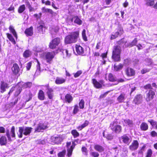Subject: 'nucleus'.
<instances>
[{"label": "nucleus", "mask_w": 157, "mask_h": 157, "mask_svg": "<svg viewBox=\"0 0 157 157\" xmlns=\"http://www.w3.org/2000/svg\"><path fill=\"white\" fill-rule=\"evenodd\" d=\"M155 93L154 91L150 90L147 94L146 100L147 101H149L152 100L154 98Z\"/></svg>", "instance_id": "nucleus-11"}, {"label": "nucleus", "mask_w": 157, "mask_h": 157, "mask_svg": "<svg viewBox=\"0 0 157 157\" xmlns=\"http://www.w3.org/2000/svg\"><path fill=\"white\" fill-rule=\"evenodd\" d=\"M89 124V122L87 121H85L84 123L80 126L78 127V128L80 130H81L83 128L87 126Z\"/></svg>", "instance_id": "nucleus-32"}, {"label": "nucleus", "mask_w": 157, "mask_h": 157, "mask_svg": "<svg viewBox=\"0 0 157 157\" xmlns=\"http://www.w3.org/2000/svg\"><path fill=\"white\" fill-rule=\"evenodd\" d=\"M48 128L47 125L46 123H40L35 129L34 132H42L43 131Z\"/></svg>", "instance_id": "nucleus-3"}, {"label": "nucleus", "mask_w": 157, "mask_h": 157, "mask_svg": "<svg viewBox=\"0 0 157 157\" xmlns=\"http://www.w3.org/2000/svg\"><path fill=\"white\" fill-rule=\"evenodd\" d=\"M44 28V26L43 25H40L37 27V29L39 31V32L40 33H43V28Z\"/></svg>", "instance_id": "nucleus-50"}, {"label": "nucleus", "mask_w": 157, "mask_h": 157, "mask_svg": "<svg viewBox=\"0 0 157 157\" xmlns=\"http://www.w3.org/2000/svg\"><path fill=\"white\" fill-rule=\"evenodd\" d=\"M144 88L145 89H151V85L150 84H148L144 86Z\"/></svg>", "instance_id": "nucleus-64"}, {"label": "nucleus", "mask_w": 157, "mask_h": 157, "mask_svg": "<svg viewBox=\"0 0 157 157\" xmlns=\"http://www.w3.org/2000/svg\"><path fill=\"white\" fill-rule=\"evenodd\" d=\"M126 72L127 75L129 76H133L135 74L134 69H126Z\"/></svg>", "instance_id": "nucleus-28"}, {"label": "nucleus", "mask_w": 157, "mask_h": 157, "mask_svg": "<svg viewBox=\"0 0 157 157\" xmlns=\"http://www.w3.org/2000/svg\"><path fill=\"white\" fill-rule=\"evenodd\" d=\"M33 50L35 52H41V49L38 47H37L36 46L34 47L33 48Z\"/></svg>", "instance_id": "nucleus-55"}, {"label": "nucleus", "mask_w": 157, "mask_h": 157, "mask_svg": "<svg viewBox=\"0 0 157 157\" xmlns=\"http://www.w3.org/2000/svg\"><path fill=\"white\" fill-rule=\"evenodd\" d=\"M5 130L4 128L3 127H0V133H5Z\"/></svg>", "instance_id": "nucleus-58"}, {"label": "nucleus", "mask_w": 157, "mask_h": 157, "mask_svg": "<svg viewBox=\"0 0 157 157\" xmlns=\"http://www.w3.org/2000/svg\"><path fill=\"white\" fill-rule=\"evenodd\" d=\"M112 57L115 61H118V46L117 45L114 47Z\"/></svg>", "instance_id": "nucleus-10"}, {"label": "nucleus", "mask_w": 157, "mask_h": 157, "mask_svg": "<svg viewBox=\"0 0 157 157\" xmlns=\"http://www.w3.org/2000/svg\"><path fill=\"white\" fill-rule=\"evenodd\" d=\"M76 50L77 54L79 55H82L84 53V49L79 45H76Z\"/></svg>", "instance_id": "nucleus-15"}, {"label": "nucleus", "mask_w": 157, "mask_h": 157, "mask_svg": "<svg viewBox=\"0 0 157 157\" xmlns=\"http://www.w3.org/2000/svg\"><path fill=\"white\" fill-rule=\"evenodd\" d=\"M79 107L81 109H83L84 107V102L83 100L82 99L79 103Z\"/></svg>", "instance_id": "nucleus-48"}, {"label": "nucleus", "mask_w": 157, "mask_h": 157, "mask_svg": "<svg viewBox=\"0 0 157 157\" xmlns=\"http://www.w3.org/2000/svg\"><path fill=\"white\" fill-rule=\"evenodd\" d=\"M42 12L43 13H49L51 14H52L53 12L52 10L46 8L45 7H44L42 8Z\"/></svg>", "instance_id": "nucleus-30"}, {"label": "nucleus", "mask_w": 157, "mask_h": 157, "mask_svg": "<svg viewBox=\"0 0 157 157\" xmlns=\"http://www.w3.org/2000/svg\"><path fill=\"white\" fill-rule=\"evenodd\" d=\"M139 145V144L137 140H134L129 146V148L132 151L136 150L138 148Z\"/></svg>", "instance_id": "nucleus-12"}, {"label": "nucleus", "mask_w": 157, "mask_h": 157, "mask_svg": "<svg viewBox=\"0 0 157 157\" xmlns=\"http://www.w3.org/2000/svg\"><path fill=\"white\" fill-rule=\"evenodd\" d=\"M73 100L71 96L69 94H67L65 96V101L68 103H70Z\"/></svg>", "instance_id": "nucleus-33"}, {"label": "nucleus", "mask_w": 157, "mask_h": 157, "mask_svg": "<svg viewBox=\"0 0 157 157\" xmlns=\"http://www.w3.org/2000/svg\"><path fill=\"white\" fill-rule=\"evenodd\" d=\"M9 84L6 82L3 81L1 82L0 85V92L3 93L6 90V89L9 88Z\"/></svg>", "instance_id": "nucleus-7"}, {"label": "nucleus", "mask_w": 157, "mask_h": 157, "mask_svg": "<svg viewBox=\"0 0 157 157\" xmlns=\"http://www.w3.org/2000/svg\"><path fill=\"white\" fill-rule=\"evenodd\" d=\"M73 21H74L75 23L78 25H81L82 23V21L77 16L74 17L71 19V22H72Z\"/></svg>", "instance_id": "nucleus-19"}, {"label": "nucleus", "mask_w": 157, "mask_h": 157, "mask_svg": "<svg viewBox=\"0 0 157 157\" xmlns=\"http://www.w3.org/2000/svg\"><path fill=\"white\" fill-rule=\"evenodd\" d=\"M148 121L151 124L153 127L156 126L157 125V122L153 120L150 119L148 120Z\"/></svg>", "instance_id": "nucleus-42"}, {"label": "nucleus", "mask_w": 157, "mask_h": 157, "mask_svg": "<svg viewBox=\"0 0 157 157\" xmlns=\"http://www.w3.org/2000/svg\"><path fill=\"white\" fill-rule=\"evenodd\" d=\"M46 90V94L50 99H52L54 96V91L53 90L50 88L48 85H47L44 86Z\"/></svg>", "instance_id": "nucleus-5"}, {"label": "nucleus", "mask_w": 157, "mask_h": 157, "mask_svg": "<svg viewBox=\"0 0 157 157\" xmlns=\"http://www.w3.org/2000/svg\"><path fill=\"white\" fill-rule=\"evenodd\" d=\"M25 33L27 36H31L33 34V28L31 26L26 29L25 31Z\"/></svg>", "instance_id": "nucleus-16"}, {"label": "nucleus", "mask_w": 157, "mask_h": 157, "mask_svg": "<svg viewBox=\"0 0 157 157\" xmlns=\"http://www.w3.org/2000/svg\"><path fill=\"white\" fill-rule=\"evenodd\" d=\"M124 96V94H122L118 97V102H122L124 101L125 99Z\"/></svg>", "instance_id": "nucleus-36"}, {"label": "nucleus", "mask_w": 157, "mask_h": 157, "mask_svg": "<svg viewBox=\"0 0 157 157\" xmlns=\"http://www.w3.org/2000/svg\"><path fill=\"white\" fill-rule=\"evenodd\" d=\"M38 98L41 100H44L45 98L44 94L42 90H40L38 93Z\"/></svg>", "instance_id": "nucleus-26"}, {"label": "nucleus", "mask_w": 157, "mask_h": 157, "mask_svg": "<svg viewBox=\"0 0 157 157\" xmlns=\"http://www.w3.org/2000/svg\"><path fill=\"white\" fill-rule=\"evenodd\" d=\"M28 96L29 97V98H28V100H27V101H28L29 100L31 99L32 97V94L30 93L29 92L28 94ZM27 100L28 99V98H26Z\"/></svg>", "instance_id": "nucleus-56"}, {"label": "nucleus", "mask_w": 157, "mask_h": 157, "mask_svg": "<svg viewBox=\"0 0 157 157\" xmlns=\"http://www.w3.org/2000/svg\"><path fill=\"white\" fill-rule=\"evenodd\" d=\"M78 107L77 105H75V106L74 108L73 111V114H76L79 111Z\"/></svg>", "instance_id": "nucleus-46"}, {"label": "nucleus", "mask_w": 157, "mask_h": 157, "mask_svg": "<svg viewBox=\"0 0 157 157\" xmlns=\"http://www.w3.org/2000/svg\"><path fill=\"white\" fill-rule=\"evenodd\" d=\"M110 127L113 131L117 132L118 127V122L117 120L110 124Z\"/></svg>", "instance_id": "nucleus-14"}, {"label": "nucleus", "mask_w": 157, "mask_h": 157, "mask_svg": "<svg viewBox=\"0 0 157 157\" xmlns=\"http://www.w3.org/2000/svg\"><path fill=\"white\" fill-rule=\"evenodd\" d=\"M25 10V6L24 5H22L20 6L18 10V12L19 13H21Z\"/></svg>", "instance_id": "nucleus-34"}, {"label": "nucleus", "mask_w": 157, "mask_h": 157, "mask_svg": "<svg viewBox=\"0 0 157 157\" xmlns=\"http://www.w3.org/2000/svg\"><path fill=\"white\" fill-rule=\"evenodd\" d=\"M140 128L142 130L146 131L148 128V125L145 122L142 123L140 125Z\"/></svg>", "instance_id": "nucleus-31"}, {"label": "nucleus", "mask_w": 157, "mask_h": 157, "mask_svg": "<svg viewBox=\"0 0 157 157\" xmlns=\"http://www.w3.org/2000/svg\"><path fill=\"white\" fill-rule=\"evenodd\" d=\"M75 143L74 142H73L72 144L70 147L67 148V155L68 156L70 157L71 155L73 150L75 148Z\"/></svg>", "instance_id": "nucleus-17"}, {"label": "nucleus", "mask_w": 157, "mask_h": 157, "mask_svg": "<svg viewBox=\"0 0 157 157\" xmlns=\"http://www.w3.org/2000/svg\"><path fill=\"white\" fill-rule=\"evenodd\" d=\"M120 140L122 141L124 143L128 145L131 141L132 140L130 136L125 135L121 137Z\"/></svg>", "instance_id": "nucleus-8"}, {"label": "nucleus", "mask_w": 157, "mask_h": 157, "mask_svg": "<svg viewBox=\"0 0 157 157\" xmlns=\"http://www.w3.org/2000/svg\"><path fill=\"white\" fill-rule=\"evenodd\" d=\"M142 96L140 94L137 95L135 97L133 101L136 104H139L142 102Z\"/></svg>", "instance_id": "nucleus-13"}, {"label": "nucleus", "mask_w": 157, "mask_h": 157, "mask_svg": "<svg viewBox=\"0 0 157 157\" xmlns=\"http://www.w3.org/2000/svg\"><path fill=\"white\" fill-rule=\"evenodd\" d=\"M152 154V151L151 149L147 150L146 157H151Z\"/></svg>", "instance_id": "nucleus-45"}, {"label": "nucleus", "mask_w": 157, "mask_h": 157, "mask_svg": "<svg viewBox=\"0 0 157 157\" xmlns=\"http://www.w3.org/2000/svg\"><path fill=\"white\" fill-rule=\"evenodd\" d=\"M33 128L30 127H19V133H17L18 136L21 138L22 137L23 134L25 136L29 135Z\"/></svg>", "instance_id": "nucleus-2"}, {"label": "nucleus", "mask_w": 157, "mask_h": 157, "mask_svg": "<svg viewBox=\"0 0 157 157\" xmlns=\"http://www.w3.org/2000/svg\"><path fill=\"white\" fill-rule=\"evenodd\" d=\"M22 70H20V69H13L12 70L13 73L17 76L20 75V74L22 73Z\"/></svg>", "instance_id": "nucleus-37"}, {"label": "nucleus", "mask_w": 157, "mask_h": 157, "mask_svg": "<svg viewBox=\"0 0 157 157\" xmlns=\"http://www.w3.org/2000/svg\"><path fill=\"white\" fill-rule=\"evenodd\" d=\"M78 35L79 32H76L73 33L71 35L66 36L65 39V43L69 44L76 42L77 40Z\"/></svg>", "instance_id": "nucleus-1"}, {"label": "nucleus", "mask_w": 157, "mask_h": 157, "mask_svg": "<svg viewBox=\"0 0 157 157\" xmlns=\"http://www.w3.org/2000/svg\"><path fill=\"white\" fill-rule=\"evenodd\" d=\"M7 143V139L6 136H2L0 138V144L1 145H5Z\"/></svg>", "instance_id": "nucleus-25"}, {"label": "nucleus", "mask_w": 157, "mask_h": 157, "mask_svg": "<svg viewBox=\"0 0 157 157\" xmlns=\"http://www.w3.org/2000/svg\"><path fill=\"white\" fill-rule=\"evenodd\" d=\"M92 83L94 86L96 88H99L102 87V85L96 79L93 78L92 79Z\"/></svg>", "instance_id": "nucleus-24"}, {"label": "nucleus", "mask_w": 157, "mask_h": 157, "mask_svg": "<svg viewBox=\"0 0 157 157\" xmlns=\"http://www.w3.org/2000/svg\"><path fill=\"white\" fill-rule=\"evenodd\" d=\"M65 81V79L62 78L57 77L56 79L55 82L57 84H60L64 83Z\"/></svg>", "instance_id": "nucleus-22"}, {"label": "nucleus", "mask_w": 157, "mask_h": 157, "mask_svg": "<svg viewBox=\"0 0 157 157\" xmlns=\"http://www.w3.org/2000/svg\"><path fill=\"white\" fill-rule=\"evenodd\" d=\"M82 151L84 153L83 154L86 155H87V151L86 148L85 147H83L82 148Z\"/></svg>", "instance_id": "nucleus-53"}, {"label": "nucleus", "mask_w": 157, "mask_h": 157, "mask_svg": "<svg viewBox=\"0 0 157 157\" xmlns=\"http://www.w3.org/2000/svg\"><path fill=\"white\" fill-rule=\"evenodd\" d=\"M130 63V60L129 59H127L124 60V63L125 65H129Z\"/></svg>", "instance_id": "nucleus-59"}, {"label": "nucleus", "mask_w": 157, "mask_h": 157, "mask_svg": "<svg viewBox=\"0 0 157 157\" xmlns=\"http://www.w3.org/2000/svg\"><path fill=\"white\" fill-rule=\"evenodd\" d=\"M86 30L85 29H83L82 33V36L84 40L86 41L87 40V38L86 36Z\"/></svg>", "instance_id": "nucleus-44"}, {"label": "nucleus", "mask_w": 157, "mask_h": 157, "mask_svg": "<svg viewBox=\"0 0 157 157\" xmlns=\"http://www.w3.org/2000/svg\"><path fill=\"white\" fill-rule=\"evenodd\" d=\"M60 38L56 37L54 38L50 43V48L51 49L56 48V46H58L59 44L60 43Z\"/></svg>", "instance_id": "nucleus-6"}, {"label": "nucleus", "mask_w": 157, "mask_h": 157, "mask_svg": "<svg viewBox=\"0 0 157 157\" xmlns=\"http://www.w3.org/2000/svg\"><path fill=\"white\" fill-rule=\"evenodd\" d=\"M90 154L92 156L94 157H98L99 156V154L97 152H93L91 153Z\"/></svg>", "instance_id": "nucleus-51"}, {"label": "nucleus", "mask_w": 157, "mask_h": 157, "mask_svg": "<svg viewBox=\"0 0 157 157\" xmlns=\"http://www.w3.org/2000/svg\"><path fill=\"white\" fill-rule=\"evenodd\" d=\"M66 151L65 150H63L62 152L58 154V157H64Z\"/></svg>", "instance_id": "nucleus-47"}, {"label": "nucleus", "mask_w": 157, "mask_h": 157, "mask_svg": "<svg viewBox=\"0 0 157 157\" xmlns=\"http://www.w3.org/2000/svg\"><path fill=\"white\" fill-rule=\"evenodd\" d=\"M22 90V89L21 87L18 88L17 90L15 92V95L16 96H17L21 93Z\"/></svg>", "instance_id": "nucleus-54"}, {"label": "nucleus", "mask_w": 157, "mask_h": 157, "mask_svg": "<svg viewBox=\"0 0 157 157\" xmlns=\"http://www.w3.org/2000/svg\"><path fill=\"white\" fill-rule=\"evenodd\" d=\"M63 138L60 136L57 137H52L51 138L52 144H58L63 140Z\"/></svg>", "instance_id": "nucleus-9"}, {"label": "nucleus", "mask_w": 157, "mask_h": 157, "mask_svg": "<svg viewBox=\"0 0 157 157\" xmlns=\"http://www.w3.org/2000/svg\"><path fill=\"white\" fill-rule=\"evenodd\" d=\"M7 37L9 40L14 44L16 43L15 39L13 37L12 35L9 33H7L6 34Z\"/></svg>", "instance_id": "nucleus-23"}, {"label": "nucleus", "mask_w": 157, "mask_h": 157, "mask_svg": "<svg viewBox=\"0 0 157 157\" xmlns=\"http://www.w3.org/2000/svg\"><path fill=\"white\" fill-rule=\"evenodd\" d=\"M136 47H137L138 49V50H141V49H142L144 48L143 47V46L141 44H137L136 45Z\"/></svg>", "instance_id": "nucleus-63"}, {"label": "nucleus", "mask_w": 157, "mask_h": 157, "mask_svg": "<svg viewBox=\"0 0 157 157\" xmlns=\"http://www.w3.org/2000/svg\"><path fill=\"white\" fill-rule=\"evenodd\" d=\"M32 52L29 50H26L23 53V56L25 58H27L31 56Z\"/></svg>", "instance_id": "nucleus-27"}, {"label": "nucleus", "mask_w": 157, "mask_h": 157, "mask_svg": "<svg viewBox=\"0 0 157 157\" xmlns=\"http://www.w3.org/2000/svg\"><path fill=\"white\" fill-rule=\"evenodd\" d=\"M145 146L143 145L138 152V154L140 156H142L143 155V151H144Z\"/></svg>", "instance_id": "nucleus-39"}, {"label": "nucleus", "mask_w": 157, "mask_h": 157, "mask_svg": "<svg viewBox=\"0 0 157 157\" xmlns=\"http://www.w3.org/2000/svg\"><path fill=\"white\" fill-rule=\"evenodd\" d=\"M137 42V39L135 38L131 43H127L126 45L128 47H131L134 46L136 45Z\"/></svg>", "instance_id": "nucleus-29"}, {"label": "nucleus", "mask_w": 157, "mask_h": 157, "mask_svg": "<svg viewBox=\"0 0 157 157\" xmlns=\"http://www.w3.org/2000/svg\"><path fill=\"white\" fill-rule=\"evenodd\" d=\"M125 123L128 124V125L130 127L133 126V123L132 121L130 120L129 119L125 120H124Z\"/></svg>", "instance_id": "nucleus-43"}, {"label": "nucleus", "mask_w": 157, "mask_h": 157, "mask_svg": "<svg viewBox=\"0 0 157 157\" xmlns=\"http://www.w3.org/2000/svg\"><path fill=\"white\" fill-rule=\"evenodd\" d=\"M55 52H47L44 53V57L47 62L50 63L55 55Z\"/></svg>", "instance_id": "nucleus-4"}, {"label": "nucleus", "mask_w": 157, "mask_h": 157, "mask_svg": "<svg viewBox=\"0 0 157 157\" xmlns=\"http://www.w3.org/2000/svg\"><path fill=\"white\" fill-rule=\"evenodd\" d=\"M123 33V30L122 27L118 25V35H121Z\"/></svg>", "instance_id": "nucleus-52"}, {"label": "nucleus", "mask_w": 157, "mask_h": 157, "mask_svg": "<svg viewBox=\"0 0 157 157\" xmlns=\"http://www.w3.org/2000/svg\"><path fill=\"white\" fill-rule=\"evenodd\" d=\"M71 133L74 138L78 137L79 135V133L76 130H72L71 131Z\"/></svg>", "instance_id": "nucleus-41"}, {"label": "nucleus", "mask_w": 157, "mask_h": 157, "mask_svg": "<svg viewBox=\"0 0 157 157\" xmlns=\"http://www.w3.org/2000/svg\"><path fill=\"white\" fill-rule=\"evenodd\" d=\"M32 85V83L31 82H27L24 83L22 85L23 87L25 88L30 87Z\"/></svg>", "instance_id": "nucleus-40"}, {"label": "nucleus", "mask_w": 157, "mask_h": 157, "mask_svg": "<svg viewBox=\"0 0 157 157\" xmlns=\"http://www.w3.org/2000/svg\"><path fill=\"white\" fill-rule=\"evenodd\" d=\"M151 135L152 137H155L157 136V133L155 131H152L151 132Z\"/></svg>", "instance_id": "nucleus-62"}, {"label": "nucleus", "mask_w": 157, "mask_h": 157, "mask_svg": "<svg viewBox=\"0 0 157 157\" xmlns=\"http://www.w3.org/2000/svg\"><path fill=\"white\" fill-rule=\"evenodd\" d=\"M15 89L14 87H12V88L10 89V90L9 92L8 93V98H9L10 96V94H11L14 90Z\"/></svg>", "instance_id": "nucleus-57"}, {"label": "nucleus", "mask_w": 157, "mask_h": 157, "mask_svg": "<svg viewBox=\"0 0 157 157\" xmlns=\"http://www.w3.org/2000/svg\"><path fill=\"white\" fill-rule=\"evenodd\" d=\"M6 136L8 138V140L9 141H12L10 134H9V131H8L6 132Z\"/></svg>", "instance_id": "nucleus-60"}, {"label": "nucleus", "mask_w": 157, "mask_h": 157, "mask_svg": "<svg viewBox=\"0 0 157 157\" xmlns=\"http://www.w3.org/2000/svg\"><path fill=\"white\" fill-rule=\"evenodd\" d=\"M146 2V5L149 6H153L154 4V0H145Z\"/></svg>", "instance_id": "nucleus-38"}, {"label": "nucleus", "mask_w": 157, "mask_h": 157, "mask_svg": "<svg viewBox=\"0 0 157 157\" xmlns=\"http://www.w3.org/2000/svg\"><path fill=\"white\" fill-rule=\"evenodd\" d=\"M82 73V71L81 70L78 71L76 73L74 74V76L75 78L79 76Z\"/></svg>", "instance_id": "nucleus-49"}, {"label": "nucleus", "mask_w": 157, "mask_h": 157, "mask_svg": "<svg viewBox=\"0 0 157 157\" xmlns=\"http://www.w3.org/2000/svg\"><path fill=\"white\" fill-rule=\"evenodd\" d=\"M94 149L99 152H101L104 150V148L103 147L98 144H96L94 147Z\"/></svg>", "instance_id": "nucleus-21"}, {"label": "nucleus", "mask_w": 157, "mask_h": 157, "mask_svg": "<svg viewBox=\"0 0 157 157\" xmlns=\"http://www.w3.org/2000/svg\"><path fill=\"white\" fill-rule=\"evenodd\" d=\"M9 29L10 32L13 34V36L17 40V35L14 27L10 25Z\"/></svg>", "instance_id": "nucleus-18"}, {"label": "nucleus", "mask_w": 157, "mask_h": 157, "mask_svg": "<svg viewBox=\"0 0 157 157\" xmlns=\"http://www.w3.org/2000/svg\"><path fill=\"white\" fill-rule=\"evenodd\" d=\"M101 42H99L97 44L96 48L97 49H99L101 47Z\"/></svg>", "instance_id": "nucleus-61"}, {"label": "nucleus", "mask_w": 157, "mask_h": 157, "mask_svg": "<svg viewBox=\"0 0 157 157\" xmlns=\"http://www.w3.org/2000/svg\"><path fill=\"white\" fill-rule=\"evenodd\" d=\"M59 51L62 52L63 54V55L65 56L66 57H69L71 56V54L68 53V51L67 49H64L62 48H59L57 52H58V51Z\"/></svg>", "instance_id": "nucleus-20"}, {"label": "nucleus", "mask_w": 157, "mask_h": 157, "mask_svg": "<svg viewBox=\"0 0 157 157\" xmlns=\"http://www.w3.org/2000/svg\"><path fill=\"white\" fill-rule=\"evenodd\" d=\"M108 79L109 81L111 82L115 81L117 80V78L111 73L109 74L108 75Z\"/></svg>", "instance_id": "nucleus-35"}]
</instances>
